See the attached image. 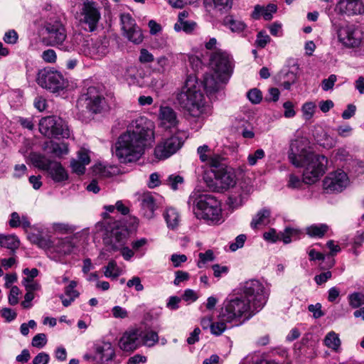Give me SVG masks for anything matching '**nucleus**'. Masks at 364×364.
Instances as JSON below:
<instances>
[{"mask_svg":"<svg viewBox=\"0 0 364 364\" xmlns=\"http://www.w3.org/2000/svg\"><path fill=\"white\" fill-rule=\"evenodd\" d=\"M336 32L338 41L348 48L359 46L363 38L362 31L353 24H339L337 26Z\"/></svg>","mask_w":364,"mask_h":364,"instance_id":"obj_15","label":"nucleus"},{"mask_svg":"<svg viewBox=\"0 0 364 364\" xmlns=\"http://www.w3.org/2000/svg\"><path fill=\"white\" fill-rule=\"evenodd\" d=\"M80 51L90 58L100 60L109 53L108 43L100 38L85 40Z\"/></svg>","mask_w":364,"mask_h":364,"instance_id":"obj_18","label":"nucleus"},{"mask_svg":"<svg viewBox=\"0 0 364 364\" xmlns=\"http://www.w3.org/2000/svg\"><path fill=\"white\" fill-rule=\"evenodd\" d=\"M223 157L220 155L212 154L208 156V159L205 163L211 166L213 169H218L219 168H224L220 166Z\"/></svg>","mask_w":364,"mask_h":364,"instance_id":"obj_51","label":"nucleus"},{"mask_svg":"<svg viewBox=\"0 0 364 364\" xmlns=\"http://www.w3.org/2000/svg\"><path fill=\"white\" fill-rule=\"evenodd\" d=\"M323 344L334 352L338 353L341 350V341L339 335L333 331L328 332L326 335L323 339Z\"/></svg>","mask_w":364,"mask_h":364,"instance_id":"obj_30","label":"nucleus"},{"mask_svg":"<svg viewBox=\"0 0 364 364\" xmlns=\"http://www.w3.org/2000/svg\"><path fill=\"white\" fill-rule=\"evenodd\" d=\"M36 81L40 87L53 93L63 90L67 86V81L63 75L60 72L48 68L38 70Z\"/></svg>","mask_w":364,"mask_h":364,"instance_id":"obj_11","label":"nucleus"},{"mask_svg":"<svg viewBox=\"0 0 364 364\" xmlns=\"http://www.w3.org/2000/svg\"><path fill=\"white\" fill-rule=\"evenodd\" d=\"M203 86L207 94L208 95H211L218 90H220L223 87V85L226 84L227 82H222L220 81L219 78L217 75L207 74L204 76L203 78Z\"/></svg>","mask_w":364,"mask_h":364,"instance_id":"obj_27","label":"nucleus"},{"mask_svg":"<svg viewBox=\"0 0 364 364\" xmlns=\"http://www.w3.org/2000/svg\"><path fill=\"white\" fill-rule=\"evenodd\" d=\"M49 176L57 183L66 181L68 178V174L60 162L52 161L49 168H47Z\"/></svg>","mask_w":364,"mask_h":364,"instance_id":"obj_25","label":"nucleus"},{"mask_svg":"<svg viewBox=\"0 0 364 364\" xmlns=\"http://www.w3.org/2000/svg\"><path fill=\"white\" fill-rule=\"evenodd\" d=\"M85 166L86 164L75 159H73L70 162V166L73 171L78 175H81L85 173Z\"/></svg>","mask_w":364,"mask_h":364,"instance_id":"obj_57","label":"nucleus"},{"mask_svg":"<svg viewBox=\"0 0 364 364\" xmlns=\"http://www.w3.org/2000/svg\"><path fill=\"white\" fill-rule=\"evenodd\" d=\"M141 333L139 329H132L124 333L119 340V346L124 351H133L140 345Z\"/></svg>","mask_w":364,"mask_h":364,"instance_id":"obj_21","label":"nucleus"},{"mask_svg":"<svg viewBox=\"0 0 364 364\" xmlns=\"http://www.w3.org/2000/svg\"><path fill=\"white\" fill-rule=\"evenodd\" d=\"M348 301L353 309H357L364 305V293L355 291L348 295Z\"/></svg>","mask_w":364,"mask_h":364,"instance_id":"obj_37","label":"nucleus"},{"mask_svg":"<svg viewBox=\"0 0 364 364\" xmlns=\"http://www.w3.org/2000/svg\"><path fill=\"white\" fill-rule=\"evenodd\" d=\"M47 343L45 333H38L32 339V346L38 348H43Z\"/></svg>","mask_w":364,"mask_h":364,"instance_id":"obj_56","label":"nucleus"},{"mask_svg":"<svg viewBox=\"0 0 364 364\" xmlns=\"http://www.w3.org/2000/svg\"><path fill=\"white\" fill-rule=\"evenodd\" d=\"M22 284L24 286L26 291H31L34 293V291H39L41 289L40 284L34 280H22Z\"/></svg>","mask_w":364,"mask_h":364,"instance_id":"obj_62","label":"nucleus"},{"mask_svg":"<svg viewBox=\"0 0 364 364\" xmlns=\"http://www.w3.org/2000/svg\"><path fill=\"white\" fill-rule=\"evenodd\" d=\"M271 212L268 208H262L259 210L257 214L252 218L250 226L252 229H257L261 225H266L269 222Z\"/></svg>","mask_w":364,"mask_h":364,"instance_id":"obj_29","label":"nucleus"},{"mask_svg":"<svg viewBox=\"0 0 364 364\" xmlns=\"http://www.w3.org/2000/svg\"><path fill=\"white\" fill-rule=\"evenodd\" d=\"M156 208V200L151 193H144L142 195L141 198V209L143 215L146 218H153Z\"/></svg>","mask_w":364,"mask_h":364,"instance_id":"obj_23","label":"nucleus"},{"mask_svg":"<svg viewBox=\"0 0 364 364\" xmlns=\"http://www.w3.org/2000/svg\"><path fill=\"white\" fill-rule=\"evenodd\" d=\"M109 69L117 77H124V68L122 63H113L109 65Z\"/></svg>","mask_w":364,"mask_h":364,"instance_id":"obj_59","label":"nucleus"},{"mask_svg":"<svg viewBox=\"0 0 364 364\" xmlns=\"http://www.w3.org/2000/svg\"><path fill=\"white\" fill-rule=\"evenodd\" d=\"M210 65L220 82H228L233 68L231 58L225 51L213 52L210 58Z\"/></svg>","mask_w":364,"mask_h":364,"instance_id":"obj_12","label":"nucleus"},{"mask_svg":"<svg viewBox=\"0 0 364 364\" xmlns=\"http://www.w3.org/2000/svg\"><path fill=\"white\" fill-rule=\"evenodd\" d=\"M265 156L264 151L262 149H257L254 153L250 154L247 156V163L253 166L257 164V161Z\"/></svg>","mask_w":364,"mask_h":364,"instance_id":"obj_47","label":"nucleus"},{"mask_svg":"<svg viewBox=\"0 0 364 364\" xmlns=\"http://www.w3.org/2000/svg\"><path fill=\"white\" fill-rule=\"evenodd\" d=\"M77 282L76 281L70 282L69 284L65 288V296L69 298L76 299L79 296L80 293L76 290Z\"/></svg>","mask_w":364,"mask_h":364,"instance_id":"obj_48","label":"nucleus"},{"mask_svg":"<svg viewBox=\"0 0 364 364\" xmlns=\"http://www.w3.org/2000/svg\"><path fill=\"white\" fill-rule=\"evenodd\" d=\"M188 204L193 207L196 217L208 225H220L224 222L221 203L212 195H191Z\"/></svg>","mask_w":364,"mask_h":364,"instance_id":"obj_4","label":"nucleus"},{"mask_svg":"<svg viewBox=\"0 0 364 364\" xmlns=\"http://www.w3.org/2000/svg\"><path fill=\"white\" fill-rule=\"evenodd\" d=\"M167 185L173 191L179 188V186L183 183V178L179 175H170L166 180Z\"/></svg>","mask_w":364,"mask_h":364,"instance_id":"obj_45","label":"nucleus"},{"mask_svg":"<svg viewBox=\"0 0 364 364\" xmlns=\"http://www.w3.org/2000/svg\"><path fill=\"white\" fill-rule=\"evenodd\" d=\"M247 239V237L244 234L239 235L236 238L234 242L230 245V249L235 252L237 250L242 247L244 246L245 242Z\"/></svg>","mask_w":364,"mask_h":364,"instance_id":"obj_60","label":"nucleus"},{"mask_svg":"<svg viewBox=\"0 0 364 364\" xmlns=\"http://www.w3.org/2000/svg\"><path fill=\"white\" fill-rule=\"evenodd\" d=\"M74 247L71 240L68 237L54 238L52 254L55 253L60 257L70 254L73 251Z\"/></svg>","mask_w":364,"mask_h":364,"instance_id":"obj_24","label":"nucleus"},{"mask_svg":"<svg viewBox=\"0 0 364 364\" xmlns=\"http://www.w3.org/2000/svg\"><path fill=\"white\" fill-rule=\"evenodd\" d=\"M41 58L46 63H53L56 61L57 55L54 50L48 49L42 53Z\"/></svg>","mask_w":364,"mask_h":364,"instance_id":"obj_58","label":"nucleus"},{"mask_svg":"<svg viewBox=\"0 0 364 364\" xmlns=\"http://www.w3.org/2000/svg\"><path fill=\"white\" fill-rule=\"evenodd\" d=\"M205 4L207 9L227 11L232 8V0H205Z\"/></svg>","mask_w":364,"mask_h":364,"instance_id":"obj_32","label":"nucleus"},{"mask_svg":"<svg viewBox=\"0 0 364 364\" xmlns=\"http://www.w3.org/2000/svg\"><path fill=\"white\" fill-rule=\"evenodd\" d=\"M105 87L102 85H93L87 88L77 100V107L82 114L90 112L91 114L100 113L105 105Z\"/></svg>","mask_w":364,"mask_h":364,"instance_id":"obj_8","label":"nucleus"},{"mask_svg":"<svg viewBox=\"0 0 364 364\" xmlns=\"http://www.w3.org/2000/svg\"><path fill=\"white\" fill-rule=\"evenodd\" d=\"M247 97L249 100L253 104H258L261 102L262 99V92L256 88L250 90L247 93Z\"/></svg>","mask_w":364,"mask_h":364,"instance_id":"obj_54","label":"nucleus"},{"mask_svg":"<svg viewBox=\"0 0 364 364\" xmlns=\"http://www.w3.org/2000/svg\"><path fill=\"white\" fill-rule=\"evenodd\" d=\"M163 217L166 223L168 228L175 230L181 222L179 212L173 207H168L163 213Z\"/></svg>","mask_w":364,"mask_h":364,"instance_id":"obj_28","label":"nucleus"},{"mask_svg":"<svg viewBox=\"0 0 364 364\" xmlns=\"http://www.w3.org/2000/svg\"><path fill=\"white\" fill-rule=\"evenodd\" d=\"M50 149L52 154L58 157H61L64 155H67L69 152L68 146L66 143L61 142H50Z\"/></svg>","mask_w":364,"mask_h":364,"instance_id":"obj_41","label":"nucleus"},{"mask_svg":"<svg viewBox=\"0 0 364 364\" xmlns=\"http://www.w3.org/2000/svg\"><path fill=\"white\" fill-rule=\"evenodd\" d=\"M43 28L46 32L47 44L51 46L60 47L64 50H74L79 42L82 41L83 36L81 33H75L70 42L65 41L67 33L64 26L58 20L46 21Z\"/></svg>","mask_w":364,"mask_h":364,"instance_id":"obj_7","label":"nucleus"},{"mask_svg":"<svg viewBox=\"0 0 364 364\" xmlns=\"http://www.w3.org/2000/svg\"><path fill=\"white\" fill-rule=\"evenodd\" d=\"M139 60L141 63H152L154 60V57L147 49L141 48L140 50Z\"/></svg>","mask_w":364,"mask_h":364,"instance_id":"obj_55","label":"nucleus"},{"mask_svg":"<svg viewBox=\"0 0 364 364\" xmlns=\"http://www.w3.org/2000/svg\"><path fill=\"white\" fill-rule=\"evenodd\" d=\"M337 80L336 75H331L327 79H324L322 81V89L324 91L329 90L333 87V85Z\"/></svg>","mask_w":364,"mask_h":364,"instance_id":"obj_64","label":"nucleus"},{"mask_svg":"<svg viewBox=\"0 0 364 364\" xmlns=\"http://www.w3.org/2000/svg\"><path fill=\"white\" fill-rule=\"evenodd\" d=\"M175 276L173 284L176 286H178L181 283L188 281L190 278V274L188 272L181 270L176 271Z\"/></svg>","mask_w":364,"mask_h":364,"instance_id":"obj_61","label":"nucleus"},{"mask_svg":"<svg viewBox=\"0 0 364 364\" xmlns=\"http://www.w3.org/2000/svg\"><path fill=\"white\" fill-rule=\"evenodd\" d=\"M20 241L14 235H0V245L15 251L19 247Z\"/></svg>","mask_w":364,"mask_h":364,"instance_id":"obj_34","label":"nucleus"},{"mask_svg":"<svg viewBox=\"0 0 364 364\" xmlns=\"http://www.w3.org/2000/svg\"><path fill=\"white\" fill-rule=\"evenodd\" d=\"M223 25L228 27L233 33H240L245 31L247 25L241 20L232 16H228L223 19Z\"/></svg>","mask_w":364,"mask_h":364,"instance_id":"obj_31","label":"nucleus"},{"mask_svg":"<svg viewBox=\"0 0 364 364\" xmlns=\"http://www.w3.org/2000/svg\"><path fill=\"white\" fill-rule=\"evenodd\" d=\"M80 15V21L87 26L85 29L90 32L95 31L101 18L97 4L93 1L85 0L83 2Z\"/></svg>","mask_w":364,"mask_h":364,"instance_id":"obj_17","label":"nucleus"},{"mask_svg":"<svg viewBox=\"0 0 364 364\" xmlns=\"http://www.w3.org/2000/svg\"><path fill=\"white\" fill-rule=\"evenodd\" d=\"M179 106L193 117H203L207 111L205 97L200 84L193 76H188L176 95Z\"/></svg>","mask_w":364,"mask_h":364,"instance_id":"obj_3","label":"nucleus"},{"mask_svg":"<svg viewBox=\"0 0 364 364\" xmlns=\"http://www.w3.org/2000/svg\"><path fill=\"white\" fill-rule=\"evenodd\" d=\"M3 41L7 44L15 45L18 43V34L14 29L9 30L4 33Z\"/></svg>","mask_w":364,"mask_h":364,"instance_id":"obj_50","label":"nucleus"},{"mask_svg":"<svg viewBox=\"0 0 364 364\" xmlns=\"http://www.w3.org/2000/svg\"><path fill=\"white\" fill-rule=\"evenodd\" d=\"M30 159L35 167L43 171H46L52 162V161L46 158L44 155L37 153L31 154Z\"/></svg>","mask_w":364,"mask_h":364,"instance_id":"obj_33","label":"nucleus"},{"mask_svg":"<svg viewBox=\"0 0 364 364\" xmlns=\"http://www.w3.org/2000/svg\"><path fill=\"white\" fill-rule=\"evenodd\" d=\"M299 234V230L298 229L287 227L280 233L281 240H282L284 244H289L293 239L296 240Z\"/></svg>","mask_w":364,"mask_h":364,"instance_id":"obj_42","label":"nucleus"},{"mask_svg":"<svg viewBox=\"0 0 364 364\" xmlns=\"http://www.w3.org/2000/svg\"><path fill=\"white\" fill-rule=\"evenodd\" d=\"M154 129L153 122L145 117L133 120L115 144L114 153L118 160L123 164L138 160L154 141Z\"/></svg>","mask_w":364,"mask_h":364,"instance_id":"obj_1","label":"nucleus"},{"mask_svg":"<svg viewBox=\"0 0 364 364\" xmlns=\"http://www.w3.org/2000/svg\"><path fill=\"white\" fill-rule=\"evenodd\" d=\"M277 11V6L274 4H269L266 7L257 4L255 6L251 16L256 20L262 16L264 20L269 21L272 18L273 14L276 13Z\"/></svg>","mask_w":364,"mask_h":364,"instance_id":"obj_26","label":"nucleus"},{"mask_svg":"<svg viewBox=\"0 0 364 364\" xmlns=\"http://www.w3.org/2000/svg\"><path fill=\"white\" fill-rule=\"evenodd\" d=\"M227 323H230L226 320L222 319L220 311L218 321L213 322L211 325V333L217 336H220L228 328Z\"/></svg>","mask_w":364,"mask_h":364,"instance_id":"obj_38","label":"nucleus"},{"mask_svg":"<svg viewBox=\"0 0 364 364\" xmlns=\"http://www.w3.org/2000/svg\"><path fill=\"white\" fill-rule=\"evenodd\" d=\"M316 105L312 102H306L301 108L303 117L306 120L311 119L314 114Z\"/></svg>","mask_w":364,"mask_h":364,"instance_id":"obj_46","label":"nucleus"},{"mask_svg":"<svg viewBox=\"0 0 364 364\" xmlns=\"http://www.w3.org/2000/svg\"><path fill=\"white\" fill-rule=\"evenodd\" d=\"M199 261L198 262V267L202 268L203 265L208 262L214 260L213 252L211 250H207L205 252H200L198 255Z\"/></svg>","mask_w":364,"mask_h":364,"instance_id":"obj_49","label":"nucleus"},{"mask_svg":"<svg viewBox=\"0 0 364 364\" xmlns=\"http://www.w3.org/2000/svg\"><path fill=\"white\" fill-rule=\"evenodd\" d=\"M306 139L291 141L288 154L290 162L295 167H304L302 176L306 184H313L325 173L328 159L323 155L316 154L307 150Z\"/></svg>","mask_w":364,"mask_h":364,"instance_id":"obj_2","label":"nucleus"},{"mask_svg":"<svg viewBox=\"0 0 364 364\" xmlns=\"http://www.w3.org/2000/svg\"><path fill=\"white\" fill-rule=\"evenodd\" d=\"M187 138L185 131L175 132L171 137L160 142L154 149V154L159 159H165L170 157L180 149Z\"/></svg>","mask_w":364,"mask_h":364,"instance_id":"obj_13","label":"nucleus"},{"mask_svg":"<svg viewBox=\"0 0 364 364\" xmlns=\"http://www.w3.org/2000/svg\"><path fill=\"white\" fill-rule=\"evenodd\" d=\"M97 227L104 229L102 237L105 243L110 245L113 250H119L125 260H129L134 255V250L125 246L129 235L125 228L116 222L112 225L102 223Z\"/></svg>","mask_w":364,"mask_h":364,"instance_id":"obj_6","label":"nucleus"},{"mask_svg":"<svg viewBox=\"0 0 364 364\" xmlns=\"http://www.w3.org/2000/svg\"><path fill=\"white\" fill-rule=\"evenodd\" d=\"M346 9L353 14H364V0H346Z\"/></svg>","mask_w":364,"mask_h":364,"instance_id":"obj_35","label":"nucleus"},{"mask_svg":"<svg viewBox=\"0 0 364 364\" xmlns=\"http://www.w3.org/2000/svg\"><path fill=\"white\" fill-rule=\"evenodd\" d=\"M240 294L259 312L267 301L269 289L258 279H250L242 284Z\"/></svg>","mask_w":364,"mask_h":364,"instance_id":"obj_9","label":"nucleus"},{"mask_svg":"<svg viewBox=\"0 0 364 364\" xmlns=\"http://www.w3.org/2000/svg\"><path fill=\"white\" fill-rule=\"evenodd\" d=\"M215 180L205 179L208 186L213 191L220 192L232 188L236 184V176L232 168L212 169Z\"/></svg>","mask_w":364,"mask_h":364,"instance_id":"obj_14","label":"nucleus"},{"mask_svg":"<svg viewBox=\"0 0 364 364\" xmlns=\"http://www.w3.org/2000/svg\"><path fill=\"white\" fill-rule=\"evenodd\" d=\"M196 28V23L193 21H182L174 25V29L176 31H183L187 33H190Z\"/></svg>","mask_w":364,"mask_h":364,"instance_id":"obj_43","label":"nucleus"},{"mask_svg":"<svg viewBox=\"0 0 364 364\" xmlns=\"http://www.w3.org/2000/svg\"><path fill=\"white\" fill-rule=\"evenodd\" d=\"M141 336H140L141 344L151 347L154 346L159 341V336L157 333L149 331L143 332L140 331Z\"/></svg>","mask_w":364,"mask_h":364,"instance_id":"obj_36","label":"nucleus"},{"mask_svg":"<svg viewBox=\"0 0 364 364\" xmlns=\"http://www.w3.org/2000/svg\"><path fill=\"white\" fill-rule=\"evenodd\" d=\"M104 274L106 277L116 279L121 274V269L114 260H111L105 267Z\"/></svg>","mask_w":364,"mask_h":364,"instance_id":"obj_40","label":"nucleus"},{"mask_svg":"<svg viewBox=\"0 0 364 364\" xmlns=\"http://www.w3.org/2000/svg\"><path fill=\"white\" fill-rule=\"evenodd\" d=\"M39 132L48 138H69L70 129L65 122L56 116L43 117L39 122Z\"/></svg>","mask_w":364,"mask_h":364,"instance_id":"obj_10","label":"nucleus"},{"mask_svg":"<svg viewBox=\"0 0 364 364\" xmlns=\"http://www.w3.org/2000/svg\"><path fill=\"white\" fill-rule=\"evenodd\" d=\"M240 294L226 299L221 308V318L238 326L249 320L257 311Z\"/></svg>","mask_w":364,"mask_h":364,"instance_id":"obj_5","label":"nucleus"},{"mask_svg":"<svg viewBox=\"0 0 364 364\" xmlns=\"http://www.w3.org/2000/svg\"><path fill=\"white\" fill-rule=\"evenodd\" d=\"M197 152L199 155L200 160L205 163L208 159V156L210 154V149L208 146L203 145L198 148Z\"/></svg>","mask_w":364,"mask_h":364,"instance_id":"obj_63","label":"nucleus"},{"mask_svg":"<svg viewBox=\"0 0 364 364\" xmlns=\"http://www.w3.org/2000/svg\"><path fill=\"white\" fill-rule=\"evenodd\" d=\"M120 24L122 36L129 42L139 45L144 41L141 28L130 14L124 13L120 15Z\"/></svg>","mask_w":364,"mask_h":364,"instance_id":"obj_16","label":"nucleus"},{"mask_svg":"<svg viewBox=\"0 0 364 364\" xmlns=\"http://www.w3.org/2000/svg\"><path fill=\"white\" fill-rule=\"evenodd\" d=\"M21 291L17 286L11 287V290L8 296L9 304L11 306H15L18 303V295Z\"/></svg>","mask_w":364,"mask_h":364,"instance_id":"obj_52","label":"nucleus"},{"mask_svg":"<svg viewBox=\"0 0 364 364\" xmlns=\"http://www.w3.org/2000/svg\"><path fill=\"white\" fill-rule=\"evenodd\" d=\"M348 184V175L340 169L329 173L323 180V188L327 192H341Z\"/></svg>","mask_w":364,"mask_h":364,"instance_id":"obj_20","label":"nucleus"},{"mask_svg":"<svg viewBox=\"0 0 364 364\" xmlns=\"http://www.w3.org/2000/svg\"><path fill=\"white\" fill-rule=\"evenodd\" d=\"M328 229V226L325 224L312 225L306 228V233L310 237H321Z\"/></svg>","mask_w":364,"mask_h":364,"instance_id":"obj_39","label":"nucleus"},{"mask_svg":"<svg viewBox=\"0 0 364 364\" xmlns=\"http://www.w3.org/2000/svg\"><path fill=\"white\" fill-rule=\"evenodd\" d=\"M54 245V239L50 237H44L41 236L38 247L46 250L48 253L52 254V249Z\"/></svg>","mask_w":364,"mask_h":364,"instance_id":"obj_53","label":"nucleus"},{"mask_svg":"<svg viewBox=\"0 0 364 364\" xmlns=\"http://www.w3.org/2000/svg\"><path fill=\"white\" fill-rule=\"evenodd\" d=\"M304 184H306L304 180V177L301 179L298 176L293 173L289 176L287 187L291 189H301Z\"/></svg>","mask_w":364,"mask_h":364,"instance_id":"obj_44","label":"nucleus"},{"mask_svg":"<svg viewBox=\"0 0 364 364\" xmlns=\"http://www.w3.org/2000/svg\"><path fill=\"white\" fill-rule=\"evenodd\" d=\"M159 126L166 130L181 131L178 113L169 106H161L158 114Z\"/></svg>","mask_w":364,"mask_h":364,"instance_id":"obj_19","label":"nucleus"},{"mask_svg":"<svg viewBox=\"0 0 364 364\" xmlns=\"http://www.w3.org/2000/svg\"><path fill=\"white\" fill-rule=\"evenodd\" d=\"M93 360L100 363L111 360L114 356V350L109 342L99 341L94 345Z\"/></svg>","mask_w":364,"mask_h":364,"instance_id":"obj_22","label":"nucleus"}]
</instances>
